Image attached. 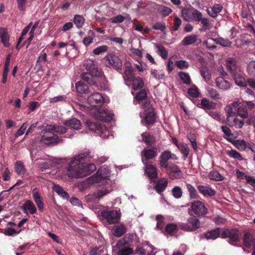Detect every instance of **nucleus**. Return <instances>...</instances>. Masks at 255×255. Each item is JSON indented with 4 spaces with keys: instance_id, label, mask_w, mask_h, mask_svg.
Instances as JSON below:
<instances>
[{
    "instance_id": "f257e3e1",
    "label": "nucleus",
    "mask_w": 255,
    "mask_h": 255,
    "mask_svg": "<svg viewBox=\"0 0 255 255\" xmlns=\"http://www.w3.org/2000/svg\"><path fill=\"white\" fill-rule=\"evenodd\" d=\"M92 157L89 150L75 156L66 167V174L71 178H82L91 174L96 169L94 163H88Z\"/></svg>"
},
{
    "instance_id": "f03ea898",
    "label": "nucleus",
    "mask_w": 255,
    "mask_h": 255,
    "mask_svg": "<svg viewBox=\"0 0 255 255\" xmlns=\"http://www.w3.org/2000/svg\"><path fill=\"white\" fill-rule=\"evenodd\" d=\"M84 66L87 72L81 74V79L95 87L97 90L105 91L107 88L106 82L103 73L98 68L95 60H85Z\"/></svg>"
},
{
    "instance_id": "7ed1b4c3",
    "label": "nucleus",
    "mask_w": 255,
    "mask_h": 255,
    "mask_svg": "<svg viewBox=\"0 0 255 255\" xmlns=\"http://www.w3.org/2000/svg\"><path fill=\"white\" fill-rule=\"evenodd\" d=\"M200 221L196 216H192L187 219L186 223L179 224L180 229L186 232H193L200 227Z\"/></svg>"
},
{
    "instance_id": "20e7f679",
    "label": "nucleus",
    "mask_w": 255,
    "mask_h": 255,
    "mask_svg": "<svg viewBox=\"0 0 255 255\" xmlns=\"http://www.w3.org/2000/svg\"><path fill=\"white\" fill-rule=\"evenodd\" d=\"M101 215L109 224H115L119 223L121 218V213L116 210H104Z\"/></svg>"
},
{
    "instance_id": "39448f33",
    "label": "nucleus",
    "mask_w": 255,
    "mask_h": 255,
    "mask_svg": "<svg viewBox=\"0 0 255 255\" xmlns=\"http://www.w3.org/2000/svg\"><path fill=\"white\" fill-rule=\"evenodd\" d=\"M86 125L90 131L94 132L97 134L99 135L101 137L104 138L107 136L106 132H108V133H109V132L105 127L102 126L101 124L97 122H94L89 120L86 121Z\"/></svg>"
},
{
    "instance_id": "423d86ee",
    "label": "nucleus",
    "mask_w": 255,
    "mask_h": 255,
    "mask_svg": "<svg viewBox=\"0 0 255 255\" xmlns=\"http://www.w3.org/2000/svg\"><path fill=\"white\" fill-rule=\"evenodd\" d=\"M191 209L197 216H204L208 213V209L205 204L199 200H196L191 203Z\"/></svg>"
},
{
    "instance_id": "0eeeda50",
    "label": "nucleus",
    "mask_w": 255,
    "mask_h": 255,
    "mask_svg": "<svg viewBox=\"0 0 255 255\" xmlns=\"http://www.w3.org/2000/svg\"><path fill=\"white\" fill-rule=\"evenodd\" d=\"M163 169H166L169 178L172 180L180 179L183 177V173L179 166L175 164L169 165Z\"/></svg>"
},
{
    "instance_id": "6e6552de",
    "label": "nucleus",
    "mask_w": 255,
    "mask_h": 255,
    "mask_svg": "<svg viewBox=\"0 0 255 255\" xmlns=\"http://www.w3.org/2000/svg\"><path fill=\"white\" fill-rule=\"evenodd\" d=\"M105 59L108 62V64L112 67L114 69L118 71L122 69V61L118 56L109 54L105 57Z\"/></svg>"
},
{
    "instance_id": "1a4fd4ad",
    "label": "nucleus",
    "mask_w": 255,
    "mask_h": 255,
    "mask_svg": "<svg viewBox=\"0 0 255 255\" xmlns=\"http://www.w3.org/2000/svg\"><path fill=\"white\" fill-rule=\"evenodd\" d=\"M144 111V126L147 127L153 125L156 122V114L154 109L150 106L146 107Z\"/></svg>"
},
{
    "instance_id": "9d476101",
    "label": "nucleus",
    "mask_w": 255,
    "mask_h": 255,
    "mask_svg": "<svg viewBox=\"0 0 255 255\" xmlns=\"http://www.w3.org/2000/svg\"><path fill=\"white\" fill-rule=\"evenodd\" d=\"M221 238H229L232 242H237L239 240V231L235 228L227 229L221 234Z\"/></svg>"
},
{
    "instance_id": "9b49d317",
    "label": "nucleus",
    "mask_w": 255,
    "mask_h": 255,
    "mask_svg": "<svg viewBox=\"0 0 255 255\" xmlns=\"http://www.w3.org/2000/svg\"><path fill=\"white\" fill-rule=\"evenodd\" d=\"M157 148L155 146L143 149L141 152L143 163L145 164L148 160L154 159L157 155Z\"/></svg>"
},
{
    "instance_id": "f8f14e48",
    "label": "nucleus",
    "mask_w": 255,
    "mask_h": 255,
    "mask_svg": "<svg viewBox=\"0 0 255 255\" xmlns=\"http://www.w3.org/2000/svg\"><path fill=\"white\" fill-rule=\"evenodd\" d=\"M87 101L88 103L92 107L101 106L104 103L103 96L97 92L90 95L88 97Z\"/></svg>"
},
{
    "instance_id": "ddd939ff",
    "label": "nucleus",
    "mask_w": 255,
    "mask_h": 255,
    "mask_svg": "<svg viewBox=\"0 0 255 255\" xmlns=\"http://www.w3.org/2000/svg\"><path fill=\"white\" fill-rule=\"evenodd\" d=\"M192 21H194L197 23L200 22L205 28L208 27L210 25L209 19L207 18L203 17L202 13L197 9H196L192 17Z\"/></svg>"
},
{
    "instance_id": "4468645a",
    "label": "nucleus",
    "mask_w": 255,
    "mask_h": 255,
    "mask_svg": "<svg viewBox=\"0 0 255 255\" xmlns=\"http://www.w3.org/2000/svg\"><path fill=\"white\" fill-rule=\"evenodd\" d=\"M40 141L46 145H50L58 143L59 139L58 136L54 133H51L50 134L44 133L41 137Z\"/></svg>"
},
{
    "instance_id": "2eb2a0df",
    "label": "nucleus",
    "mask_w": 255,
    "mask_h": 255,
    "mask_svg": "<svg viewBox=\"0 0 255 255\" xmlns=\"http://www.w3.org/2000/svg\"><path fill=\"white\" fill-rule=\"evenodd\" d=\"M113 117L114 114L105 108L100 109L96 115V118L98 120L104 122H111L113 120Z\"/></svg>"
},
{
    "instance_id": "dca6fc26",
    "label": "nucleus",
    "mask_w": 255,
    "mask_h": 255,
    "mask_svg": "<svg viewBox=\"0 0 255 255\" xmlns=\"http://www.w3.org/2000/svg\"><path fill=\"white\" fill-rule=\"evenodd\" d=\"M170 154L171 152L169 150H165L161 153L159 158V164L161 169L169 165L168 161L171 157Z\"/></svg>"
},
{
    "instance_id": "f3484780",
    "label": "nucleus",
    "mask_w": 255,
    "mask_h": 255,
    "mask_svg": "<svg viewBox=\"0 0 255 255\" xmlns=\"http://www.w3.org/2000/svg\"><path fill=\"white\" fill-rule=\"evenodd\" d=\"M144 172L145 174L149 178L151 182H154V180L157 177V169L155 166L153 165H146Z\"/></svg>"
},
{
    "instance_id": "a211bd4d",
    "label": "nucleus",
    "mask_w": 255,
    "mask_h": 255,
    "mask_svg": "<svg viewBox=\"0 0 255 255\" xmlns=\"http://www.w3.org/2000/svg\"><path fill=\"white\" fill-rule=\"evenodd\" d=\"M134 99L138 102L144 100V103L142 105L144 108H146L150 106V102L147 98V93L144 89H140V91L137 93Z\"/></svg>"
},
{
    "instance_id": "6ab92c4d",
    "label": "nucleus",
    "mask_w": 255,
    "mask_h": 255,
    "mask_svg": "<svg viewBox=\"0 0 255 255\" xmlns=\"http://www.w3.org/2000/svg\"><path fill=\"white\" fill-rule=\"evenodd\" d=\"M195 10L196 8L191 6L183 8L181 10V13L184 20L186 21L191 22L192 17H193Z\"/></svg>"
},
{
    "instance_id": "aec40b11",
    "label": "nucleus",
    "mask_w": 255,
    "mask_h": 255,
    "mask_svg": "<svg viewBox=\"0 0 255 255\" xmlns=\"http://www.w3.org/2000/svg\"><path fill=\"white\" fill-rule=\"evenodd\" d=\"M21 208L22 209L23 212L25 214H28V210L29 211L30 214L32 215L35 214L37 211L36 208L34 203L32 201L30 200H26Z\"/></svg>"
},
{
    "instance_id": "412c9836",
    "label": "nucleus",
    "mask_w": 255,
    "mask_h": 255,
    "mask_svg": "<svg viewBox=\"0 0 255 255\" xmlns=\"http://www.w3.org/2000/svg\"><path fill=\"white\" fill-rule=\"evenodd\" d=\"M197 189L205 197H212L216 194V191L209 186L198 185Z\"/></svg>"
},
{
    "instance_id": "4be33fe9",
    "label": "nucleus",
    "mask_w": 255,
    "mask_h": 255,
    "mask_svg": "<svg viewBox=\"0 0 255 255\" xmlns=\"http://www.w3.org/2000/svg\"><path fill=\"white\" fill-rule=\"evenodd\" d=\"M215 84L217 87L221 90L226 91L230 88L231 85L228 81L226 80L222 77L216 78Z\"/></svg>"
},
{
    "instance_id": "5701e85b",
    "label": "nucleus",
    "mask_w": 255,
    "mask_h": 255,
    "mask_svg": "<svg viewBox=\"0 0 255 255\" xmlns=\"http://www.w3.org/2000/svg\"><path fill=\"white\" fill-rule=\"evenodd\" d=\"M168 180L165 178H162L158 180L154 187V190L159 194L163 192L168 185Z\"/></svg>"
},
{
    "instance_id": "b1692460",
    "label": "nucleus",
    "mask_w": 255,
    "mask_h": 255,
    "mask_svg": "<svg viewBox=\"0 0 255 255\" xmlns=\"http://www.w3.org/2000/svg\"><path fill=\"white\" fill-rule=\"evenodd\" d=\"M142 141L148 146H152L155 144V137L151 134L146 132H143L141 134Z\"/></svg>"
},
{
    "instance_id": "393cba45",
    "label": "nucleus",
    "mask_w": 255,
    "mask_h": 255,
    "mask_svg": "<svg viewBox=\"0 0 255 255\" xmlns=\"http://www.w3.org/2000/svg\"><path fill=\"white\" fill-rule=\"evenodd\" d=\"M64 125L75 130H79L81 127L80 121L76 118H72L64 122Z\"/></svg>"
},
{
    "instance_id": "a878e982",
    "label": "nucleus",
    "mask_w": 255,
    "mask_h": 255,
    "mask_svg": "<svg viewBox=\"0 0 255 255\" xmlns=\"http://www.w3.org/2000/svg\"><path fill=\"white\" fill-rule=\"evenodd\" d=\"M223 9V6L221 4L216 3L211 7L210 9H207V13L211 17L215 18Z\"/></svg>"
},
{
    "instance_id": "bb28decb",
    "label": "nucleus",
    "mask_w": 255,
    "mask_h": 255,
    "mask_svg": "<svg viewBox=\"0 0 255 255\" xmlns=\"http://www.w3.org/2000/svg\"><path fill=\"white\" fill-rule=\"evenodd\" d=\"M200 108L205 111L214 110L216 107V104L213 102H210L206 98H203L201 100Z\"/></svg>"
},
{
    "instance_id": "cd10ccee",
    "label": "nucleus",
    "mask_w": 255,
    "mask_h": 255,
    "mask_svg": "<svg viewBox=\"0 0 255 255\" xmlns=\"http://www.w3.org/2000/svg\"><path fill=\"white\" fill-rule=\"evenodd\" d=\"M221 234L219 228H217L213 230L206 232L204 234V237L207 240H215L217 239Z\"/></svg>"
},
{
    "instance_id": "c85d7f7f",
    "label": "nucleus",
    "mask_w": 255,
    "mask_h": 255,
    "mask_svg": "<svg viewBox=\"0 0 255 255\" xmlns=\"http://www.w3.org/2000/svg\"><path fill=\"white\" fill-rule=\"evenodd\" d=\"M134 77V72L132 67L130 65L126 66L124 76V80L131 82Z\"/></svg>"
},
{
    "instance_id": "c756f323",
    "label": "nucleus",
    "mask_w": 255,
    "mask_h": 255,
    "mask_svg": "<svg viewBox=\"0 0 255 255\" xmlns=\"http://www.w3.org/2000/svg\"><path fill=\"white\" fill-rule=\"evenodd\" d=\"M235 83L240 87H246L247 85V82L245 78L241 74L237 73H233L232 74Z\"/></svg>"
},
{
    "instance_id": "7c9ffc66",
    "label": "nucleus",
    "mask_w": 255,
    "mask_h": 255,
    "mask_svg": "<svg viewBox=\"0 0 255 255\" xmlns=\"http://www.w3.org/2000/svg\"><path fill=\"white\" fill-rule=\"evenodd\" d=\"M197 35L192 34L185 36L181 41L183 46H187L195 43L198 40Z\"/></svg>"
},
{
    "instance_id": "2f4dec72",
    "label": "nucleus",
    "mask_w": 255,
    "mask_h": 255,
    "mask_svg": "<svg viewBox=\"0 0 255 255\" xmlns=\"http://www.w3.org/2000/svg\"><path fill=\"white\" fill-rule=\"evenodd\" d=\"M131 82H132V89L134 91L142 89V88L144 87V84L143 80L141 78L139 77H135L134 78H133V80Z\"/></svg>"
},
{
    "instance_id": "473e14b6",
    "label": "nucleus",
    "mask_w": 255,
    "mask_h": 255,
    "mask_svg": "<svg viewBox=\"0 0 255 255\" xmlns=\"http://www.w3.org/2000/svg\"><path fill=\"white\" fill-rule=\"evenodd\" d=\"M227 69L232 74L235 73L237 69V61L233 58H228L226 62Z\"/></svg>"
},
{
    "instance_id": "72a5a7b5",
    "label": "nucleus",
    "mask_w": 255,
    "mask_h": 255,
    "mask_svg": "<svg viewBox=\"0 0 255 255\" xmlns=\"http://www.w3.org/2000/svg\"><path fill=\"white\" fill-rule=\"evenodd\" d=\"M127 229L123 224L115 226L113 231V235L116 237H121L126 233Z\"/></svg>"
},
{
    "instance_id": "f704fd0d",
    "label": "nucleus",
    "mask_w": 255,
    "mask_h": 255,
    "mask_svg": "<svg viewBox=\"0 0 255 255\" xmlns=\"http://www.w3.org/2000/svg\"><path fill=\"white\" fill-rule=\"evenodd\" d=\"M76 89L77 92L81 95L89 93L88 85L81 81H79L76 84Z\"/></svg>"
},
{
    "instance_id": "c9c22d12",
    "label": "nucleus",
    "mask_w": 255,
    "mask_h": 255,
    "mask_svg": "<svg viewBox=\"0 0 255 255\" xmlns=\"http://www.w3.org/2000/svg\"><path fill=\"white\" fill-rule=\"evenodd\" d=\"M228 140L233 143L239 150H244L247 148L248 142H246L244 140H233L231 138H228Z\"/></svg>"
},
{
    "instance_id": "e433bc0d",
    "label": "nucleus",
    "mask_w": 255,
    "mask_h": 255,
    "mask_svg": "<svg viewBox=\"0 0 255 255\" xmlns=\"http://www.w3.org/2000/svg\"><path fill=\"white\" fill-rule=\"evenodd\" d=\"M199 70L200 74L205 81L207 82L210 81L211 78V74L208 68L206 66H202Z\"/></svg>"
},
{
    "instance_id": "4c0bfd02",
    "label": "nucleus",
    "mask_w": 255,
    "mask_h": 255,
    "mask_svg": "<svg viewBox=\"0 0 255 255\" xmlns=\"http://www.w3.org/2000/svg\"><path fill=\"white\" fill-rule=\"evenodd\" d=\"M211 39L215 41L216 44L225 47H229L232 44V42L228 39H225L223 37H218L217 38H212Z\"/></svg>"
},
{
    "instance_id": "58836bf2",
    "label": "nucleus",
    "mask_w": 255,
    "mask_h": 255,
    "mask_svg": "<svg viewBox=\"0 0 255 255\" xmlns=\"http://www.w3.org/2000/svg\"><path fill=\"white\" fill-rule=\"evenodd\" d=\"M186 186L191 199H198L200 198L197 190L191 184L187 183Z\"/></svg>"
},
{
    "instance_id": "ea45409f",
    "label": "nucleus",
    "mask_w": 255,
    "mask_h": 255,
    "mask_svg": "<svg viewBox=\"0 0 255 255\" xmlns=\"http://www.w3.org/2000/svg\"><path fill=\"white\" fill-rule=\"evenodd\" d=\"M208 94L209 96L213 100L217 102L222 100L219 92L215 89L212 88H209L207 90Z\"/></svg>"
},
{
    "instance_id": "a19ab883",
    "label": "nucleus",
    "mask_w": 255,
    "mask_h": 255,
    "mask_svg": "<svg viewBox=\"0 0 255 255\" xmlns=\"http://www.w3.org/2000/svg\"><path fill=\"white\" fill-rule=\"evenodd\" d=\"M54 191L62 198L68 199L69 196L68 193L64 190L63 188L59 185H55L53 187Z\"/></svg>"
},
{
    "instance_id": "79ce46f5",
    "label": "nucleus",
    "mask_w": 255,
    "mask_h": 255,
    "mask_svg": "<svg viewBox=\"0 0 255 255\" xmlns=\"http://www.w3.org/2000/svg\"><path fill=\"white\" fill-rule=\"evenodd\" d=\"M178 148L183 155V158L186 160L189 154V148L188 145L185 143H180L179 146Z\"/></svg>"
},
{
    "instance_id": "37998d69",
    "label": "nucleus",
    "mask_w": 255,
    "mask_h": 255,
    "mask_svg": "<svg viewBox=\"0 0 255 255\" xmlns=\"http://www.w3.org/2000/svg\"><path fill=\"white\" fill-rule=\"evenodd\" d=\"M154 46L157 48L158 52L160 56L163 59H166L168 57V51L165 47L160 44L155 43Z\"/></svg>"
},
{
    "instance_id": "c03bdc74",
    "label": "nucleus",
    "mask_w": 255,
    "mask_h": 255,
    "mask_svg": "<svg viewBox=\"0 0 255 255\" xmlns=\"http://www.w3.org/2000/svg\"><path fill=\"white\" fill-rule=\"evenodd\" d=\"M15 171L18 175L22 176L25 172V168L24 165L20 161H17L15 164Z\"/></svg>"
},
{
    "instance_id": "a18cd8bd",
    "label": "nucleus",
    "mask_w": 255,
    "mask_h": 255,
    "mask_svg": "<svg viewBox=\"0 0 255 255\" xmlns=\"http://www.w3.org/2000/svg\"><path fill=\"white\" fill-rule=\"evenodd\" d=\"M85 18L84 17L81 15L76 14L74 16L73 19V22L74 24L76 25V27L78 28H81L83 27L84 23L85 22Z\"/></svg>"
},
{
    "instance_id": "49530a36",
    "label": "nucleus",
    "mask_w": 255,
    "mask_h": 255,
    "mask_svg": "<svg viewBox=\"0 0 255 255\" xmlns=\"http://www.w3.org/2000/svg\"><path fill=\"white\" fill-rule=\"evenodd\" d=\"M34 0H16L17 7L19 10L24 11L27 4H31Z\"/></svg>"
},
{
    "instance_id": "de8ad7c7",
    "label": "nucleus",
    "mask_w": 255,
    "mask_h": 255,
    "mask_svg": "<svg viewBox=\"0 0 255 255\" xmlns=\"http://www.w3.org/2000/svg\"><path fill=\"white\" fill-rule=\"evenodd\" d=\"M209 177L211 180L217 181L223 180L224 177L217 171H211L209 173Z\"/></svg>"
},
{
    "instance_id": "09e8293b",
    "label": "nucleus",
    "mask_w": 255,
    "mask_h": 255,
    "mask_svg": "<svg viewBox=\"0 0 255 255\" xmlns=\"http://www.w3.org/2000/svg\"><path fill=\"white\" fill-rule=\"evenodd\" d=\"M110 192V190L107 188L102 187L99 188L97 191L95 193L96 198H101L104 196L107 195Z\"/></svg>"
},
{
    "instance_id": "8fccbe9b",
    "label": "nucleus",
    "mask_w": 255,
    "mask_h": 255,
    "mask_svg": "<svg viewBox=\"0 0 255 255\" xmlns=\"http://www.w3.org/2000/svg\"><path fill=\"white\" fill-rule=\"evenodd\" d=\"M252 236L249 233H245L243 237V244L247 248H250L254 241L252 240Z\"/></svg>"
},
{
    "instance_id": "3c124183",
    "label": "nucleus",
    "mask_w": 255,
    "mask_h": 255,
    "mask_svg": "<svg viewBox=\"0 0 255 255\" xmlns=\"http://www.w3.org/2000/svg\"><path fill=\"white\" fill-rule=\"evenodd\" d=\"M158 11L163 16H168L170 14L172 10V9L166 6L161 5L158 8Z\"/></svg>"
},
{
    "instance_id": "603ef678",
    "label": "nucleus",
    "mask_w": 255,
    "mask_h": 255,
    "mask_svg": "<svg viewBox=\"0 0 255 255\" xmlns=\"http://www.w3.org/2000/svg\"><path fill=\"white\" fill-rule=\"evenodd\" d=\"M225 110L227 113V118L228 121H230V118L235 115L237 112V109L233 108L232 106L230 105L226 106Z\"/></svg>"
},
{
    "instance_id": "864d4df0",
    "label": "nucleus",
    "mask_w": 255,
    "mask_h": 255,
    "mask_svg": "<svg viewBox=\"0 0 255 255\" xmlns=\"http://www.w3.org/2000/svg\"><path fill=\"white\" fill-rule=\"evenodd\" d=\"M179 76L184 84L188 85L191 83V80L188 73L183 72H180L179 73Z\"/></svg>"
},
{
    "instance_id": "5fc2aeb1",
    "label": "nucleus",
    "mask_w": 255,
    "mask_h": 255,
    "mask_svg": "<svg viewBox=\"0 0 255 255\" xmlns=\"http://www.w3.org/2000/svg\"><path fill=\"white\" fill-rule=\"evenodd\" d=\"M165 231L168 234H172L178 231V226L175 223H169L166 225Z\"/></svg>"
},
{
    "instance_id": "6e6d98bb",
    "label": "nucleus",
    "mask_w": 255,
    "mask_h": 255,
    "mask_svg": "<svg viewBox=\"0 0 255 255\" xmlns=\"http://www.w3.org/2000/svg\"><path fill=\"white\" fill-rule=\"evenodd\" d=\"M172 195L175 198L179 199L182 196L183 192L182 189L178 186H174L172 190Z\"/></svg>"
},
{
    "instance_id": "4d7b16f0",
    "label": "nucleus",
    "mask_w": 255,
    "mask_h": 255,
    "mask_svg": "<svg viewBox=\"0 0 255 255\" xmlns=\"http://www.w3.org/2000/svg\"><path fill=\"white\" fill-rule=\"evenodd\" d=\"M238 115L243 118H247L248 117V112L245 107L242 105L237 109Z\"/></svg>"
},
{
    "instance_id": "13d9d810",
    "label": "nucleus",
    "mask_w": 255,
    "mask_h": 255,
    "mask_svg": "<svg viewBox=\"0 0 255 255\" xmlns=\"http://www.w3.org/2000/svg\"><path fill=\"white\" fill-rule=\"evenodd\" d=\"M188 93L193 98H197L199 96L200 93L197 87L194 85L188 90Z\"/></svg>"
},
{
    "instance_id": "bf43d9fd",
    "label": "nucleus",
    "mask_w": 255,
    "mask_h": 255,
    "mask_svg": "<svg viewBox=\"0 0 255 255\" xmlns=\"http://www.w3.org/2000/svg\"><path fill=\"white\" fill-rule=\"evenodd\" d=\"M108 47L107 45H103L100 46L94 49L93 53L95 55H99L102 53L105 52L108 50Z\"/></svg>"
},
{
    "instance_id": "052dcab7",
    "label": "nucleus",
    "mask_w": 255,
    "mask_h": 255,
    "mask_svg": "<svg viewBox=\"0 0 255 255\" xmlns=\"http://www.w3.org/2000/svg\"><path fill=\"white\" fill-rule=\"evenodd\" d=\"M244 125V122L243 119H240L235 118L233 120V125L229 124L230 126H235L236 128H242Z\"/></svg>"
},
{
    "instance_id": "680f3d73",
    "label": "nucleus",
    "mask_w": 255,
    "mask_h": 255,
    "mask_svg": "<svg viewBox=\"0 0 255 255\" xmlns=\"http://www.w3.org/2000/svg\"><path fill=\"white\" fill-rule=\"evenodd\" d=\"M227 154L229 156L234 158L238 159L240 160H241L243 159L241 154L235 150L232 149L229 150L227 152Z\"/></svg>"
},
{
    "instance_id": "e2e57ef3",
    "label": "nucleus",
    "mask_w": 255,
    "mask_h": 255,
    "mask_svg": "<svg viewBox=\"0 0 255 255\" xmlns=\"http://www.w3.org/2000/svg\"><path fill=\"white\" fill-rule=\"evenodd\" d=\"M156 220L157 221V227L160 230L163 229L164 226L163 217L161 215H158L156 217Z\"/></svg>"
},
{
    "instance_id": "0e129e2a",
    "label": "nucleus",
    "mask_w": 255,
    "mask_h": 255,
    "mask_svg": "<svg viewBox=\"0 0 255 255\" xmlns=\"http://www.w3.org/2000/svg\"><path fill=\"white\" fill-rule=\"evenodd\" d=\"M133 253V250L131 248H123L119 251V255H129Z\"/></svg>"
},
{
    "instance_id": "69168bd1",
    "label": "nucleus",
    "mask_w": 255,
    "mask_h": 255,
    "mask_svg": "<svg viewBox=\"0 0 255 255\" xmlns=\"http://www.w3.org/2000/svg\"><path fill=\"white\" fill-rule=\"evenodd\" d=\"M126 17L122 15L119 14L111 18V22L113 23H120L123 22Z\"/></svg>"
},
{
    "instance_id": "338daca9",
    "label": "nucleus",
    "mask_w": 255,
    "mask_h": 255,
    "mask_svg": "<svg viewBox=\"0 0 255 255\" xmlns=\"http://www.w3.org/2000/svg\"><path fill=\"white\" fill-rule=\"evenodd\" d=\"M28 126V124H27V123H24L15 133V137H18L20 135H22L24 133L25 130H26Z\"/></svg>"
},
{
    "instance_id": "774afa93",
    "label": "nucleus",
    "mask_w": 255,
    "mask_h": 255,
    "mask_svg": "<svg viewBox=\"0 0 255 255\" xmlns=\"http://www.w3.org/2000/svg\"><path fill=\"white\" fill-rule=\"evenodd\" d=\"M248 73L250 75L255 76V61H252L249 63Z\"/></svg>"
}]
</instances>
